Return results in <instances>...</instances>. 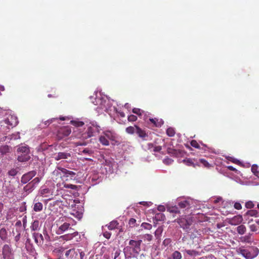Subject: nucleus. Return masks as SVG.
<instances>
[{"mask_svg": "<svg viewBox=\"0 0 259 259\" xmlns=\"http://www.w3.org/2000/svg\"><path fill=\"white\" fill-rule=\"evenodd\" d=\"M141 227L147 230H150L152 227V225L147 223H143L141 225Z\"/></svg>", "mask_w": 259, "mask_h": 259, "instance_id": "43", "label": "nucleus"}, {"mask_svg": "<svg viewBox=\"0 0 259 259\" xmlns=\"http://www.w3.org/2000/svg\"><path fill=\"white\" fill-rule=\"evenodd\" d=\"M64 186L65 188H71L72 189H74L76 187V186L75 185H71V184H67V185H65Z\"/></svg>", "mask_w": 259, "mask_h": 259, "instance_id": "62", "label": "nucleus"}, {"mask_svg": "<svg viewBox=\"0 0 259 259\" xmlns=\"http://www.w3.org/2000/svg\"><path fill=\"white\" fill-rule=\"evenodd\" d=\"M236 230L239 234L243 235L245 233L246 228L244 225H240L237 227Z\"/></svg>", "mask_w": 259, "mask_h": 259, "instance_id": "28", "label": "nucleus"}, {"mask_svg": "<svg viewBox=\"0 0 259 259\" xmlns=\"http://www.w3.org/2000/svg\"><path fill=\"white\" fill-rule=\"evenodd\" d=\"M175 134V130L173 127H169L166 130V134L169 137H174Z\"/></svg>", "mask_w": 259, "mask_h": 259, "instance_id": "37", "label": "nucleus"}, {"mask_svg": "<svg viewBox=\"0 0 259 259\" xmlns=\"http://www.w3.org/2000/svg\"><path fill=\"white\" fill-rule=\"evenodd\" d=\"M93 131L94 129L91 126L89 127L88 128L87 134L85 133L83 134V138H88L91 137L93 136Z\"/></svg>", "mask_w": 259, "mask_h": 259, "instance_id": "30", "label": "nucleus"}, {"mask_svg": "<svg viewBox=\"0 0 259 259\" xmlns=\"http://www.w3.org/2000/svg\"><path fill=\"white\" fill-rule=\"evenodd\" d=\"M249 229L252 232H255L257 230V226L254 224L250 225Z\"/></svg>", "mask_w": 259, "mask_h": 259, "instance_id": "58", "label": "nucleus"}, {"mask_svg": "<svg viewBox=\"0 0 259 259\" xmlns=\"http://www.w3.org/2000/svg\"><path fill=\"white\" fill-rule=\"evenodd\" d=\"M234 207L237 210H240L242 208V205L239 202H235L234 203Z\"/></svg>", "mask_w": 259, "mask_h": 259, "instance_id": "57", "label": "nucleus"}, {"mask_svg": "<svg viewBox=\"0 0 259 259\" xmlns=\"http://www.w3.org/2000/svg\"><path fill=\"white\" fill-rule=\"evenodd\" d=\"M149 120L155 127H160L163 123V121L161 119L156 118H150Z\"/></svg>", "mask_w": 259, "mask_h": 259, "instance_id": "22", "label": "nucleus"}, {"mask_svg": "<svg viewBox=\"0 0 259 259\" xmlns=\"http://www.w3.org/2000/svg\"><path fill=\"white\" fill-rule=\"evenodd\" d=\"M82 153L84 154H88L91 155L93 154L94 152L92 150L89 148H85L82 150Z\"/></svg>", "mask_w": 259, "mask_h": 259, "instance_id": "47", "label": "nucleus"}, {"mask_svg": "<svg viewBox=\"0 0 259 259\" xmlns=\"http://www.w3.org/2000/svg\"><path fill=\"white\" fill-rule=\"evenodd\" d=\"M37 200H36V198L34 200V201L35 202L33 205V210L35 212H39L41 211L43 209V205L42 203L37 202Z\"/></svg>", "mask_w": 259, "mask_h": 259, "instance_id": "21", "label": "nucleus"}, {"mask_svg": "<svg viewBox=\"0 0 259 259\" xmlns=\"http://www.w3.org/2000/svg\"><path fill=\"white\" fill-rule=\"evenodd\" d=\"M0 238L3 240H5L7 238V232L5 228H2L0 230Z\"/></svg>", "mask_w": 259, "mask_h": 259, "instance_id": "31", "label": "nucleus"}, {"mask_svg": "<svg viewBox=\"0 0 259 259\" xmlns=\"http://www.w3.org/2000/svg\"><path fill=\"white\" fill-rule=\"evenodd\" d=\"M136 127L135 125L134 126H130L128 127H127L125 128V131L127 133L129 134H133L135 132H136Z\"/></svg>", "mask_w": 259, "mask_h": 259, "instance_id": "41", "label": "nucleus"}, {"mask_svg": "<svg viewBox=\"0 0 259 259\" xmlns=\"http://www.w3.org/2000/svg\"><path fill=\"white\" fill-rule=\"evenodd\" d=\"M36 174L35 170L30 171L26 174H24L21 177V182L23 184H26L31 179H32Z\"/></svg>", "mask_w": 259, "mask_h": 259, "instance_id": "11", "label": "nucleus"}, {"mask_svg": "<svg viewBox=\"0 0 259 259\" xmlns=\"http://www.w3.org/2000/svg\"><path fill=\"white\" fill-rule=\"evenodd\" d=\"M10 152V147L8 145H4L0 147V153L2 154H6Z\"/></svg>", "mask_w": 259, "mask_h": 259, "instance_id": "34", "label": "nucleus"}, {"mask_svg": "<svg viewBox=\"0 0 259 259\" xmlns=\"http://www.w3.org/2000/svg\"><path fill=\"white\" fill-rule=\"evenodd\" d=\"M142 241L141 240H131L129 242V245L133 247L134 251L138 252L141 249V245Z\"/></svg>", "mask_w": 259, "mask_h": 259, "instance_id": "14", "label": "nucleus"}, {"mask_svg": "<svg viewBox=\"0 0 259 259\" xmlns=\"http://www.w3.org/2000/svg\"><path fill=\"white\" fill-rule=\"evenodd\" d=\"M154 148V145L152 143H148L146 146H145L144 149L145 150H148L152 151L153 148Z\"/></svg>", "mask_w": 259, "mask_h": 259, "instance_id": "51", "label": "nucleus"}, {"mask_svg": "<svg viewBox=\"0 0 259 259\" xmlns=\"http://www.w3.org/2000/svg\"><path fill=\"white\" fill-rule=\"evenodd\" d=\"M5 121L7 123L6 126L9 127H14L16 126L18 123L17 117L11 114H7V117L4 118Z\"/></svg>", "mask_w": 259, "mask_h": 259, "instance_id": "8", "label": "nucleus"}, {"mask_svg": "<svg viewBox=\"0 0 259 259\" xmlns=\"http://www.w3.org/2000/svg\"><path fill=\"white\" fill-rule=\"evenodd\" d=\"M40 181V178L38 177L35 178L32 181H31L28 184L24 187V190L26 191L28 190V188L31 189L35 187V185L38 184Z\"/></svg>", "mask_w": 259, "mask_h": 259, "instance_id": "18", "label": "nucleus"}, {"mask_svg": "<svg viewBox=\"0 0 259 259\" xmlns=\"http://www.w3.org/2000/svg\"><path fill=\"white\" fill-rule=\"evenodd\" d=\"M33 237L36 243H38L39 242H40L41 241H43L44 240L42 234L38 233H34L33 234Z\"/></svg>", "mask_w": 259, "mask_h": 259, "instance_id": "25", "label": "nucleus"}, {"mask_svg": "<svg viewBox=\"0 0 259 259\" xmlns=\"http://www.w3.org/2000/svg\"><path fill=\"white\" fill-rule=\"evenodd\" d=\"M178 206L181 208H189L190 204L188 201L184 200L179 202Z\"/></svg>", "mask_w": 259, "mask_h": 259, "instance_id": "26", "label": "nucleus"}, {"mask_svg": "<svg viewBox=\"0 0 259 259\" xmlns=\"http://www.w3.org/2000/svg\"><path fill=\"white\" fill-rule=\"evenodd\" d=\"M240 240L241 242L251 243L253 241V238L252 237V234L248 233L247 235L242 236L240 238Z\"/></svg>", "mask_w": 259, "mask_h": 259, "instance_id": "19", "label": "nucleus"}, {"mask_svg": "<svg viewBox=\"0 0 259 259\" xmlns=\"http://www.w3.org/2000/svg\"><path fill=\"white\" fill-rule=\"evenodd\" d=\"M70 123L76 127H81L84 125V122L81 121L71 120Z\"/></svg>", "mask_w": 259, "mask_h": 259, "instance_id": "39", "label": "nucleus"}, {"mask_svg": "<svg viewBox=\"0 0 259 259\" xmlns=\"http://www.w3.org/2000/svg\"><path fill=\"white\" fill-rule=\"evenodd\" d=\"M63 179L66 178V181L68 180V178H69L71 180L75 179L76 177V173L73 171L69 170L64 168V169H63Z\"/></svg>", "mask_w": 259, "mask_h": 259, "instance_id": "15", "label": "nucleus"}, {"mask_svg": "<svg viewBox=\"0 0 259 259\" xmlns=\"http://www.w3.org/2000/svg\"><path fill=\"white\" fill-rule=\"evenodd\" d=\"M161 149H162V147L160 146H154V148H153L152 151H153L155 152H160L161 150Z\"/></svg>", "mask_w": 259, "mask_h": 259, "instance_id": "56", "label": "nucleus"}, {"mask_svg": "<svg viewBox=\"0 0 259 259\" xmlns=\"http://www.w3.org/2000/svg\"><path fill=\"white\" fill-rule=\"evenodd\" d=\"M118 225L119 223L117 221H112L109 223L107 227L109 230H112L117 228Z\"/></svg>", "mask_w": 259, "mask_h": 259, "instance_id": "29", "label": "nucleus"}, {"mask_svg": "<svg viewBox=\"0 0 259 259\" xmlns=\"http://www.w3.org/2000/svg\"><path fill=\"white\" fill-rule=\"evenodd\" d=\"M257 169H258V167L256 165H253L251 167L252 172L256 176L258 175V174Z\"/></svg>", "mask_w": 259, "mask_h": 259, "instance_id": "49", "label": "nucleus"}, {"mask_svg": "<svg viewBox=\"0 0 259 259\" xmlns=\"http://www.w3.org/2000/svg\"><path fill=\"white\" fill-rule=\"evenodd\" d=\"M191 145L195 148H197V149H200V145H199V144L197 143V142L195 140H192L191 143Z\"/></svg>", "mask_w": 259, "mask_h": 259, "instance_id": "48", "label": "nucleus"}, {"mask_svg": "<svg viewBox=\"0 0 259 259\" xmlns=\"http://www.w3.org/2000/svg\"><path fill=\"white\" fill-rule=\"evenodd\" d=\"M243 221L241 215H237L233 217L232 218L229 219L228 223L231 225L236 226L240 224Z\"/></svg>", "mask_w": 259, "mask_h": 259, "instance_id": "13", "label": "nucleus"}, {"mask_svg": "<svg viewBox=\"0 0 259 259\" xmlns=\"http://www.w3.org/2000/svg\"><path fill=\"white\" fill-rule=\"evenodd\" d=\"M185 252L189 255H197L198 254V252L194 250H186Z\"/></svg>", "mask_w": 259, "mask_h": 259, "instance_id": "44", "label": "nucleus"}, {"mask_svg": "<svg viewBox=\"0 0 259 259\" xmlns=\"http://www.w3.org/2000/svg\"><path fill=\"white\" fill-rule=\"evenodd\" d=\"M136 223V220L134 218H131L128 222V224L131 227L135 226V225Z\"/></svg>", "mask_w": 259, "mask_h": 259, "instance_id": "54", "label": "nucleus"}, {"mask_svg": "<svg viewBox=\"0 0 259 259\" xmlns=\"http://www.w3.org/2000/svg\"><path fill=\"white\" fill-rule=\"evenodd\" d=\"M136 127V133L138 135V136L142 138L143 140H145L146 138L148 137V134L146 133V132L141 128L139 126L137 125H135Z\"/></svg>", "mask_w": 259, "mask_h": 259, "instance_id": "17", "label": "nucleus"}, {"mask_svg": "<svg viewBox=\"0 0 259 259\" xmlns=\"http://www.w3.org/2000/svg\"><path fill=\"white\" fill-rule=\"evenodd\" d=\"M66 222L63 223L62 224H61L58 229V233L61 234L65 231L68 230V229L71 230V228L70 226L71 225L73 226L75 224L76 222L73 220H69V219L65 218ZM64 218H60L59 220V222H63L64 220Z\"/></svg>", "mask_w": 259, "mask_h": 259, "instance_id": "3", "label": "nucleus"}, {"mask_svg": "<svg viewBox=\"0 0 259 259\" xmlns=\"http://www.w3.org/2000/svg\"><path fill=\"white\" fill-rule=\"evenodd\" d=\"M172 259H182V256L181 253L179 251H175L171 254Z\"/></svg>", "mask_w": 259, "mask_h": 259, "instance_id": "35", "label": "nucleus"}, {"mask_svg": "<svg viewBox=\"0 0 259 259\" xmlns=\"http://www.w3.org/2000/svg\"><path fill=\"white\" fill-rule=\"evenodd\" d=\"M71 157V153L67 152H59L56 153L54 157L55 160L56 161H58L61 159H68Z\"/></svg>", "mask_w": 259, "mask_h": 259, "instance_id": "12", "label": "nucleus"}, {"mask_svg": "<svg viewBox=\"0 0 259 259\" xmlns=\"http://www.w3.org/2000/svg\"><path fill=\"white\" fill-rule=\"evenodd\" d=\"M74 145L76 146H85V145H87V143L85 142H77L74 143Z\"/></svg>", "mask_w": 259, "mask_h": 259, "instance_id": "61", "label": "nucleus"}, {"mask_svg": "<svg viewBox=\"0 0 259 259\" xmlns=\"http://www.w3.org/2000/svg\"><path fill=\"white\" fill-rule=\"evenodd\" d=\"M237 252L246 259H253L258 255L259 250L257 247L254 246L251 247L250 250L240 247L237 250Z\"/></svg>", "mask_w": 259, "mask_h": 259, "instance_id": "1", "label": "nucleus"}, {"mask_svg": "<svg viewBox=\"0 0 259 259\" xmlns=\"http://www.w3.org/2000/svg\"><path fill=\"white\" fill-rule=\"evenodd\" d=\"M3 259H14V254L10 245L5 244L2 248Z\"/></svg>", "mask_w": 259, "mask_h": 259, "instance_id": "4", "label": "nucleus"}, {"mask_svg": "<svg viewBox=\"0 0 259 259\" xmlns=\"http://www.w3.org/2000/svg\"><path fill=\"white\" fill-rule=\"evenodd\" d=\"M63 169L64 167L61 166H57L55 170L52 172V178L55 181H63Z\"/></svg>", "mask_w": 259, "mask_h": 259, "instance_id": "7", "label": "nucleus"}, {"mask_svg": "<svg viewBox=\"0 0 259 259\" xmlns=\"http://www.w3.org/2000/svg\"><path fill=\"white\" fill-rule=\"evenodd\" d=\"M199 162L204 166V167L206 168H208L211 167V164H210L205 159L203 158L200 159Z\"/></svg>", "mask_w": 259, "mask_h": 259, "instance_id": "40", "label": "nucleus"}, {"mask_svg": "<svg viewBox=\"0 0 259 259\" xmlns=\"http://www.w3.org/2000/svg\"><path fill=\"white\" fill-rule=\"evenodd\" d=\"M71 133L69 126H64L60 128L57 132V137L59 140H62L68 136Z\"/></svg>", "mask_w": 259, "mask_h": 259, "instance_id": "9", "label": "nucleus"}, {"mask_svg": "<svg viewBox=\"0 0 259 259\" xmlns=\"http://www.w3.org/2000/svg\"><path fill=\"white\" fill-rule=\"evenodd\" d=\"M38 193L40 196L48 198L47 199V201L53 199L55 195L53 189L49 188H41Z\"/></svg>", "mask_w": 259, "mask_h": 259, "instance_id": "5", "label": "nucleus"}, {"mask_svg": "<svg viewBox=\"0 0 259 259\" xmlns=\"http://www.w3.org/2000/svg\"><path fill=\"white\" fill-rule=\"evenodd\" d=\"M61 238L65 241H69L74 239L75 241L79 242L81 240V236L77 231L65 234L61 236Z\"/></svg>", "mask_w": 259, "mask_h": 259, "instance_id": "10", "label": "nucleus"}, {"mask_svg": "<svg viewBox=\"0 0 259 259\" xmlns=\"http://www.w3.org/2000/svg\"><path fill=\"white\" fill-rule=\"evenodd\" d=\"M48 97L49 98H52V97H53V98H57L58 97V95H56V94H54L53 95H52V94H49L48 95Z\"/></svg>", "mask_w": 259, "mask_h": 259, "instance_id": "64", "label": "nucleus"}, {"mask_svg": "<svg viewBox=\"0 0 259 259\" xmlns=\"http://www.w3.org/2000/svg\"><path fill=\"white\" fill-rule=\"evenodd\" d=\"M153 236L151 234H147L144 236V240H147L148 241H150L152 240Z\"/></svg>", "mask_w": 259, "mask_h": 259, "instance_id": "52", "label": "nucleus"}, {"mask_svg": "<svg viewBox=\"0 0 259 259\" xmlns=\"http://www.w3.org/2000/svg\"><path fill=\"white\" fill-rule=\"evenodd\" d=\"M75 249L72 248L66 251L65 253V256L66 257H73L75 253Z\"/></svg>", "mask_w": 259, "mask_h": 259, "instance_id": "38", "label": "nucleus"}, {"mask_svg": "<svg viewBox=\"0 0 259 259\" xmlns=\"http://www.w3.org/2000/svg\"><path fill=\"white\" fill-rule=\"evenodd\" d=\"M258 212L255 209H251L248 210L244 215V217H257L258 216Z\"/></svg>", "mask_w": 259, "mask_h": 259, "instance_id": "23", "label": "nucleus"}, {"mask_svg": "<svg viewBox=\"0 0 259 259\" xmlns=\"http://www.w3.org/2000/svg\"><path fill=\"white\" fill-rule=\"evenodd\" d=\"M164 217V216L163 215V214L160 213H157L156 215V218H157V220L158 221H160Z\"/></svg>", "mask_w": 259, "mask_h": 259, "instance_id": "60", "label": "nucleus"}, {"mask_svg": "<svg viewBox=\"0 0 259 259\" xmlns=\"http://www.w3.org/2000/svg\"><path fill=\"white\" fill-rule=\"evenodd\" d=\"M17 152L19 153L18 156V160L20 162H26L28 161L30 156L29 155L30 150L27 146H19L17 149Z\"/></svg>", "mask_w": 259, "mask_h": 259, "instance_id": "2", "label": "nucleus"}, {"mask_svg": "<svg viewBox=\"0 0 259 259\" xmlns=\"http://www.w3.org/2000/svg\"><path fill=\"white\" fill-rule=\"evenodd\" d=\"M127 119L130 122L135 121L137 120V117L135 115L131 114L128 116Z\"/></svg>", "mask_w": 259, "mask_h": 259, "instance_id": "50", "label": "nucleus"}, {"mask_svg": "<svg viewBox=\"0 0 259 259\" xmlns=\"http://www.w3.org/2000/svg\"><path fill=\"white\" fill-rule=\"evenodd\" d=\"M254 204L252 201H248L245 204V206L248 209H252L254 207Z\"/></svg>", "mask_w": 259, "mask_h": 259, "instance_id": "42", "label": "nucleus"}, {"mask_svg": "<svg viewBox=\"0 0 259 259\" xmlns=\"http://www.w3.org/2000/svg\"><path fill=\"white\" fill-rule=\"evenodd\" d=\"M167 152L168 154L174 156H178L179 155L181 154V152L179 150H177L172 148H167Z\"/></svg>", "mask_w": 259, "mask_h": 259, "instance_id": "27", "label": "nucleus"}, {"mask_svg": "<svg viewBox=\"0 0 259 259\" xmlns=\"http://www.w3.org/2000/svg\"><path fill=\"white\" fill-rule=\"evenodd\" d=\"M99 141L102 145L104 146H108L109 145L108 140L104 135L100 137Z\"/></svg>", "mask_w": 259, "mask_h": 259, "instance_id": "33", "label": "nucleus"}, {"mask_svg": "<svg viewBox=\"0 0 259 259\" xmlns=\"http://www.w3.org/2000/svg\"><path fill=\"white\" fill-rule=\"evenodd\" d=\"M157 208H158V210L160 211H165V209L164 206L163 205L158 206Z\"/></svg>", "mask_w": 259, "mask_h": 259, "instance_id": "63", "label": "nucleus"}, {"mask_svg": "<svg viewBox=\"0 0 259 259\" xmlns=\"http://www.w3.org/2000/svg\"><path fill=\"white\" fill-rule=\"evenodd\" d=\"M104 136L111 141H115L117 138V135L113 131H106L104 132Z\"/></svg>", "mask_w": 259, "mask_h": 259, "instance_id": "16", "label": "nucleus"}, {"mask_svg": "<svg viewBox=\"0 0 259 259\" xmlns=\"http://www.w3.org/2000/svg\"><path fill=\"white\" fill-rule=\"evenodd\" d=\"M173 160L171 158H166L163 160V162L166 164H170L172 163Z\"/></svg>", "mask_w": 259, "mask_h": 259, "instance_id": "55", "label": "nucleus"}, {"mask_svg": "<svg viewBox=\"0 0 259 259\" xmlns=\"http://www.w3.org/2000/svg\"><path fill=\"white\" fill-rule=\"evenodd\" d=\"M18 173V170L15 168H12L8 171V174L9 176L14 177Z\"/></svg>", "mask_w": 259, "mask_h": 259, "instance_id": "46", "label": "nucleus"}, {"mask_svg": "<svg viewBox=\"0 0 259 259\" xmlns=\"http://www.w3.org/2000/svg\"><path fill=\"white\" fill-rule=\"evenodd\" d=\"M111 233L107 231H106L103 233L104 237L107 239H109L111 237Z\"/></svg>", "mask_w": 259, "mask_h": 259, "instance_id": "59", "label": "nucleus"}, {"mask_svg": "<svg viewBox=\"0 0 259 259\" xmlns=\"http://www.w3.org/2000/svg\"><path fill=\"white\" fill-rule=\"evenodd\" d=\"M177 222L185 231L188 232L192 224V220L191 218H181L178 220Z\"/></svg>", "mask_w": 259, "mask_h": 259, "instance_id": "6", "label": "nucleus"}, {"mask_svg": "<svg viewBox=\"0 0 259 259\" xmlns=\"http://www.w3.org/2000/svg\"><path fill=\"white\" fill-rule=\"evenodd\" d=\"M167 211H168L170 213H180V210L179 209V207L177 206H173L168 207L167 208Z\"/></svg>", "mask_w": 259, "mask_h": 259, "instance_id": "36", "label": "nucleus"}, {"mask_svg": "<svg viewBox=\"0 0 259 259\" xmlns=\"http://www.w3.org/2000/svg\"><path fill=\"white\" fill-rule=\"evenodd\" d=\"M183 162L187 165V166H192L194 167H196V166H198L197 163H195L193 159L190 158H187L183 160Z\"/></svg>", "mask_w": 259, "mask_h": 259, "instance_id": "24", "label": "nucleus"}, {"mask_svg": "<svg viewBox=\"0 0 259 259\" xmlns=\"http://www.w3.org/2000/svg\"><path fill=\"white\" fill-rule=\"evenodd\" d=\"M39 221L38 220H35L31 224L30 229L31 231H37L39 230Z\"/></svg>", "mask_w": 259, "mask_h": 259, "instance_id": "32", "label": "nucleus"}, {"mask_svg": "<svg viewBox=\"0 0 259 259\" xmlns=\"http://www.w3.org/2000/svg\"><path fill=\"white\" fill-rule=\"evenodd\" d=\"M132 112L134 113H135L138 115H139V116L141 115L142 113L143 112V111H142L140 109L137 108H135L133 109Z\"/></svg>", "mask_w": 259, "mask_h": 259, "instance_id": "45", "label": "nucleus"}, {"mask_svg": "<svg viewBox=\"0 0 259 259\" xmlns=\"http://www.w3.org/2000/svg\"><path fill=\"white\" fill-rule=\"evenodd\" d=\"M171 240L170 238H166L163 240L162 244L165 246H167L171 243Z\"/></svg>", "mask_w": 259, "mask_h": 259, "instance_id": "53", "label": "nucleus"}, {"mask_svg": "<svg viewBox=\"0 0 259 259\" xmlns=\"http://www.w3.org/2000/svg\"><path fill=\"white\" fill-rule=\"evenodd\" d=\"M7 123L4 119L0 121V132L3 133H6L9 132L10 129L12 128L6 126Z\"/></svg>", "mask_w": 259, "mask_h": 259, "instance_id": "20", "label": "nucleus"}]
</instances>
